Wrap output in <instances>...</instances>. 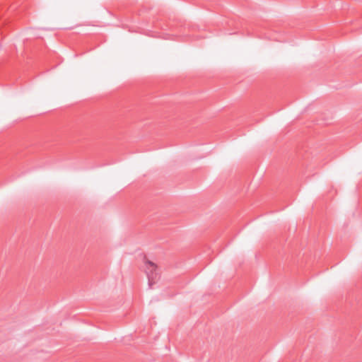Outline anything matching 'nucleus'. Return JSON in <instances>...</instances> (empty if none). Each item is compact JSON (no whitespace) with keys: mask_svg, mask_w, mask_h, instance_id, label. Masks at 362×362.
<instances>
[{"mask_svg":"<svg viewBox=\"0 0 362 362\" xmlns=\"http://www.w3.org/2000/svg\"><path fill=\"white\" fill-rule=\"evenodd\" d=\"M145 269L148 277V286L150 288L156 284L158 274L157 273V266L149 260L145 262Z\"/></svg>","mask_w":362,"mask_h":362,"instance_id":"f257e3e1","label":"nucleus"}]
</instances>
